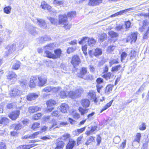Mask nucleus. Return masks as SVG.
<instances>
[{"label":"nucleus","mask_w":149,"mask_h":149,"mask_svg":"<svg viewBox=\"0 0 149 149\" xmlns=\"http://www.w3.org/2000/svg\"><path fill=\"white\" fill-rule=\"evenodd\" d=\"M46 56L49 58H52L54 59V54H52L51 52L48 50H46L45 51Z\"/></svg>","instance_id":"obj_37"},{"label":"nucleus","mask_w":149,"mask_h":149,"mask_svg":"<svg viewBox=\"0 0 149 149\" xmlns=\"http://www.w3.org/2000/svg\"><path fill=\"white\" fill-rule=\"evenodd\" d=\"M20 114L19 111H16L12 112L8 114L9 117L13 120H15L18 117Z\"/></svg>","instance_id":"obj_10"},{"label":"nucleus","mask_w":149,"mask_h":149,"mask_svg":"<svg viewBox=\"0 0 149 149\" xmlns=\"http://www.w3.org/2000/svg\"><path fill=\"white\" fill-rule=\"evenodd\" d=\"M118 63V62L116 59H113L111 60L109 62V63L110 66L114 64H117Z\"/></svg>","instance_id":"obj_62"},{"label":"nucleus","mask_w":149,"mask_h":149,"mask_svg":"<svg viewBox=\"0 0 149 149\" xmlns=\"http://www.w3.org/2000/svg\"><path fill=\"white\" fill-rule=\"evenodd\" d=\"M56 104L55 101L52 100H50L46 102L47 107H51L53 106Z\"/></svg>","instance_id":"obj_32"},{"label":"nucleus","mask_w":149,"mask_h":149,"mask_svg":"<svg viewBox=\"0 0 149 149\" xmlns=\"http://www.w3.org/2000/svg\"><path fill=\"white\" fill-rule=\"evenodd\" d=\"M111 74L110 72L106 73L104 74L102 77L107 80L111 78Z\"/></svg>","instance_id":"obj_39"},{"label":"nucleus","mask_w":149,"mask_h":149,"mask_svg":"<svg viewBox=\"0 0 149 149\" xmlns=\"http://www.w3.org/2000/svg\"><path fill=\"white\" fill-rule=\"evenodd\" d=\"M69 108L68 105L65 103L62 104L60 107L61 111L63 113H66Z\"/></svg>","instance_id":"obj_16"},{"label":"nucleus","mask_w":149,"mask_h":149,"mask_svg":"<svg viewBox=\"0 0 149 149\" xmlns=\"http://www.w3.org/2000/svg\"><path fill=\"white\" fill-rule=\"evenodd\" d=\"M60 95L62 98H64L66 97H68L67 92H65L64 91H61L60 93Z\"/></svg>","instance_id":"obj_50"},{"label":"nucleus","mask_w":149,"mask_h":149,"mask_svg":"<svg viewBox=\"0 0 149 149\" xmlns=\"http://www.w3.org/2000/svg\"><path fill=\"white\" fill-rule=\"evenodd\" d=\"M87 72V68L83 67L80 70V72L77 74V75L79 77L83 79L86 74Z\"/></svg>","instance_id":"obj_14"},{"label":"nucleus","mask_w":149,"mask_h":149,"mask_svg":"<svg viewBox=\"0 0 149 149\" xmlns=\"http://www.w3.org/2000/svg\"><path fill=\"white\" fill-rule=\"evenodd\" d=\"M9 119L6 117H1L0 118V124L4 125H6L8 123Z\"/></svg>","instance_id":"obj_23"},{"label":"nucleus","mask_w":149,"mask_h":149,"mask_svg":"<svg viewBox=\"0 0 149 149\" xmlns=\"http://www.w3.org/2000/svg\"><path fill=\"white\" fill-rule=\"evenodd\" d=\"M22 127V126L21 124H13L10 125V129H14L15 130H20Z\"/></svg>","instance_id":"obj_18"},{"label":"nucleus","mask_w":149,"mask_h":149,"mask_svg":"<svg viewBox=\"0 0 149 149\" xmlns=\"http://www.w3.org/2000/svg\"><path fill=\"white\" fill-rule=\"evenodd\" d=\"M141 136L140 133H137L136 135L134 141H137L138 143H139Z\"/></svg>","instance_id":"obj_49"},{"label":"nucleus","mask_w":149,"mask_h":149,"mask_svg":"<svg viewBox=\"0 0 149 149\" xmlns=\"http://www.w3.org/2000/svg\"><path fill=\"white\" fill-rule=\"evenodd\" d=\"M82 92L83 89L81 88H80L74 91H70L69 92H67L68 96L72 99H74L80 96Z\"/></svg>","instance_id":"obj_2"},{"label":"nucleus","mask_w":149,"mask_h":149,"mask_svg":"<svg viewBox=\"0 0 149 149\" xmlns=\"http://www.w3.org/2000/svg\"><path fill=\"white\" fill-rule=\"evenodd\" d=\"M121 68V67L120 65L115 66L113 67L111 69L112 72L117 71Z\"/></svg>","instance_id":"obj_45"},{"label":"nucleus","mask_w":149,"mask_h":149,"mask_svg":"<svg viewBox=\"0 0 149 149\" xmlns=\"http://www.w3.org/2000/svg\"><path fill=\"white\" fill-rule=\"evenodd\" d=\"M96 42V40L93 38H89L88 42V45L91 47H93L95 44Z\"/></svg>","instance_id":"obj_26"},{"label":"nucleus","mask_w":149,"mask_h":149,"mask_svg":"<svg viewBox=\"0 0 149 149\" xmlns=\"http://www.w3.org/2000/svg\"><path fill=\"white\" fill-rule=\"evenodd\" d=\"M7 77L9 80H11L16 79L17 77V75L15 72H11L9 73L8 74L7 76Z\"/></svg>","instance_id":"obj_21"},{"label":"nucleus","mask_w":149,"mask_h":149,"mask_svg":"<svg viewBox=\"0 0 149 149\" xmlns=\"http://www.w3.org/2000/svg\"><path fill=\"white\" fill-rule=\"evenodd\" d=\"M76 13L74 11H72L68 13L67 14V17H70L71 18L74 17L76 15Z\"/></svg>","instance_id":"obj_41"},{"label":"nucleus","mask_w":149,"mask_h":149,"mask_svg":"<svg viewBox=\"0 0 149 149\" xmlns=\"http://www.w3.org/2000/svg\"><path fill=\"white\" fill-rule=\"evenodd\" d=\"M40 133V131H38L35 132L34 133L30 135V139H34L37 136L38 134Z\"/></svg>","instance_id":"obj_57"},{"label":"nucleus","mask_w":149,"mask_h":149,"mask_svg":"<svg viewBox=\"0 0 149 149\" xmlns=\"http://www.w3.org/2000/svg\"><path fill=\"white\" fill-rule=\"evenodd\" d=\"M95 140V137L93 136H90L88 139L87 142L85 144L86 145H89L90 143Z\"/></svg>","instance_id":"obj_43"},{"label":"nucleus","mask_w":149,"mask_h":149,"mask_svg":"<svg viewBox=\"0 0 149 149\" xmlns=\"http://www.w3.org/2000/svg\"><path fill=\"white\" fill-rule=\"evenodd\" d=\"M115 46L113 45H110L107 49V52L109 53H112L115 49Z\"/></svg>","instance_id":"obj_47"},{"label":"nucleus","mask_w":149,"mask_h":149,"mask_svg":"<svg viewBox=\"0 0 149 149\" xmlns=\"http://www.w3.org/2000/svg\"><path fill=\"white\" fill-rule=\"evenodd\" d=\"M40 109L37 106L31 107L29 108V111L30 113H33L39 111Z\"/></svg>","instance_id":"obj_22"},{"label":"nucleus","mask_w":149,"mask_h":149,"mask_svg":"<svg viewBox=\"0 0 149 149\" xmlns=\"http://www.w3.org/2000/svg\"><path fill=\"white\" fill-rule=\"evenodd\" d=\"M39 123L36 122L33 123L32 126L31 128L33 130H35L40 127Z\"/></svg>","instance_id":"obj_53"},{"label":"nucleus","mask_w":149,"mask_h":149,"mask_svg":"<svg viewBox=\"0 0 149 149\" xmlns=\"http://www.w3.org/2000/svg\"><path fill=\"white\" fill-rule=\"evenodd\" d=\"M90 71L92 72H94L95 71L96 67L92 65H90L89 66Z\"/></svg>","instance_id":"obj_56"},{"label":"nucleus","mask_w":149,"mask_h":149,"mask_svg":"<svg viewBox=\"0 0 149 149\" xmlns=\"http://www.w3.org/2000/svg\"><path fill=\"white\" fill-rule=\"evenodd\" d=\"M28 27L27 28L29 32L33 35H35L37 34V33L35 29L36 28L34 27L33 26L28 25Z\"/></svg>","instance_id":"obj_20"},{"label":"nucleus","mask_w":149,"mask_h":149,"mask_svg":"<svg viewBox=\"0 0 149 149\" xmlns=\"http://www.w3.org/2000/svg\"><path fill=\"white\" fill-rule=\"evenodd\" d=\"M145 86L146 85H145V84L144 83L139 88L138 91L136 92L135 93L136 94L139 95L140 93H141L142 91L143 90Z\"/></svg>","instance_id":"obj_44"},{"label":"nucleus","mask_w":149,"mask_h":149,"mask_svg":"<svg viewBox=\"0 0 149 149\" xmlns=\"http://www.w3.org/2000/svg\"><path fill=\"white\" fill-rule=\"evenodd\" d=\"M113 102V100L110 101L109 102L107 103L106 105L104 106L101 110V112H102L104 110L107 109L111 105Z\"/></svg>","instance_id":"obj_38"},{"label":"nucleus","mask_w":149,"mask_h":149,"mask_svg":"<svg viewBox=\"0 0 149 149\" xmlns=\"http://www.w3.org/2000/svg\"><path fill=\"white\" fill-rule=\"evenodd\" d=\"M6 145L5 143L3 141H0V149H6Z\"/></svg>","instance_id":"obj_51"},{"label":"nucleus","mask_w":149,"mask_h":149,"mask_svg":"<svg viewBox=\"0 0 149 149\" xmlns=\"http://www.w3.org/2000/svg\"><path fill=\"white\" fill-rule=\"evenodd\" d=\"M120 137L118 136L115 137L113 139V142L116 144L120 142Z\"/></svg>","instance_id":"obj_52"},{"label":"nucleus","mask_w":149,"mask_h":149,"mask_svg":"<svg viewBox=\"0 0 149 149\" xmlns=\"http://www.w3.org/2000/svg\"><path fill=\"white\" fill-rule=\"evenodd\" d=\"M88 97L91 100H93L95 102H97V98L96 97V94L95 92L93 91H90L88 93Z\"/></svg>","instance_id":"obj_17"},{"label":"nucleus","mask_w":149,"mask_h":149,"mask_svg":"<svg viewBox=\"0 0 149 149\" xmlns=\"http://www.w3.org/2000/svg\"><path fill=\"white\" fill-rule=\"evenodd\" d=\"M58 22L60 24L63 25V26L66 29H69L71 27V25L68 24L67 16L65 15H59Z\"/></svg>","instance_id":"obj_1"},{"label":"nucleus","mask_w":149,"mask_h":149,"mask_svg":"<svg viewBox=\"0 0 149 149\" xmlns=\"http://www.w3.org/2000/svg\"><path fill=\"white\" fill-rule=\"evenodd\" d=\"M38 85L39 86H43L46 83L47 81L46 77L43 76L38 77Z\"/></svg>","instance_id":"obj_6"},{"label":"nucleus","mask_w":149,"mask_h":149,"mask_svg":"<svg viewBox=\"0 0 149 149\" xmlns=\"http://www.w3.org/2000/svg\"><path fill=\"white\" fill-rule=\"evenodd\" d=\"M146 125L144 123H142L139 126V129L141 130H144L146 129Z\"/></svg>","instance_id":"obj_60"},{"label":"nucleus","mask_w":149,"mask_h":149,"mask_svg":"<svg viewBox=\"0 0 149 149\" xmlns=\"http://www.w3.org/2000/svg\"><path fill=\"white\" fill-rule=\"evenodd\" d=\"M127 54L125 52H123L121 55V61L122 62L127 57Z\"/></svg>","instance_id":"obj_61"},{"label":"nucleus","mask_w":149,"mask_h":149,"mask_svg":"<svg viewBox=\"0 0 149 149\" xmlns=\"http://www.w3.org/2000/svg\"><path fill=\"white\" fill-rule=\"evenodd\" d=\"M22 92L16 88H14L9 92V95L11 97H15L20 96L22 94Z\"/></svg>","instance_id":"obj_5"},{"label":"nucleus","mask_w":149,"mask_h":149,"mask_svg":"<svg viewBox=\"0 0 149 149\" xmlns=\"http://www.w3.org/2000/svg\"><path fill=\"white\" fill-rule=\"evenodd\" d=\"M55 47V45L54 43L49 44L45 47V49L46 50H52L54 49Z\"/></svg>","instance_id":"obj_29"},{"label":"nucleus","mask_w":149,"mask_h":149,"mask_svg":"<svg viewBox=\"0 0 149 149\" xmlns=\"http://www.w3.org/2000/svg\"><path fill=\"white\" fill-rule=\"evenodd\" d=\"M47 18L50 21L51 23L54 24H56L58 21L57 19H55L54 18L50 17H48Z\"/></svg>","instance_id":"obj_46"},{"label":"nucleus","mask_w":149,"mask_h":149,"mask_svg":"<svg viewBox=\"0 0 149 149\" xmlns=\"http://www.w3.org/2000/svg\"><path fill=\"white\" fill-rule=\"evenodd\" d=\"M55 54H54V59L59 58L61 54V51L60 49H56L54 50Z\"/></svg>","instance_id":"obj_25"},{"label":"nucleus","mask_w":149,"mask_h":149,"mask_svg":"<svg viewBox=\"0 0 149 149\" xmlns=\"http://www.w3.org/2000/svg\"><path fill=\"white\" fill-rule=\"evenodd\" d=\"M17 51L23 49L24 48L23 43L21 42L16 45Z\"/></svg>","instance_id":"obj_35"},{"label":"nucleus","mask_w":149,"mask_h":149,"mask_svg":"<svg viewBox=\"0 0 149 149\" xmlns=\"http://www.w3.org/2000/svg\"><path fill=\"white\" fill-rule=\"evenodd\" d=\"M42 116V114L41 113H38L34 114L33 117V119L35 120H37Z\"/></svg>","instance_id":"obj_55"},{"label":"nucleus","mask_w":149,"mask_h":149,"mask_svg":"<svg viewBox=\"0 0 149 149\" xmlns=\"http://www.w3.org/2000/svg\"><path fill=\"white\" fill-rule=\"evenodd\" d=\"M38 77H31L30 78V86L31 88H33L35 87L36 84H38Z\"/></svg>","instance_id":"obj_11"},{"label":"nucleus","mask_w":149,"mask_h":149,"mask_svg":"<svg viewBox=\"0 0 149 149\" xmlns=\"http://www.w3.org/2000/svg\"><path fill=\"white\" fill-rule=\"evenodd\" d=\"M7 49L8 52V53L7 54V56L17 51L16 45L14 44H13L8 46Z\"/></svg>","instance_id":"obj_13"},{"label":"nucleus","mask_w":149,"mask_h":149,"mask_svg":"<svg viewBox=\"0 0 149 149\" xmlns=\"http://www.w3.org/2000/svg\"><path fill=\"white\" fill-rule=\"evenodd\" d=\"M20 63L19 61H17L13 65L12 68L16 70H17L20 67Z\"/></svg>","instance_id":"obj_42"},{"label":"nucleus","mask_w":149,"mask_h":149,"mask_svg":"<svg viewBox=\"0 0 149 149\" xmlns=\"http://www.w3.org/2000/svg\"><path fill=\"white\" fill-rule=\"evenodd\" d=\"M53 3L54 4L60 6L62 5L63 4V2L62 1H59L57 0H55L54 1Z\"/></svg>","instance_id":"obj_63"},{"label":"nucleus","mask_w":149,"mask_h":149,"mask_svg":"<svg viewBox=\"0 0 149 149\" xmlns=\"http://www.w3.org/2000/svg\"><path fill=\"white\" fill-rule=\"evenodd\" d=\"M81 104L84 108H86L88 107L90 103L89 100L88 99H84L81 100Z\"/></svg>","instance_id":"obj_19"},{"label":"nucleus","mask_w":149,"mask_h":149,"mask_svg":"<svg viewBox=\"0 0 149 149\" xmlns=\"http://www.w3.org/2000/svg\"><path fill=\"white\" fill-rule=\"evenodd\" d=\"M89 38L88 37H83L81 39V40L79 41V44L82 45L85 43L87 41L88 42Z\"/></svg>","instance_id":"obj_31"},{"label":"nucleus","mask_w":149,"mask_h":149,"mask_svg":"<svg viewBox=\"0 0 149 149\" xmlns=\"http://www.w3.org/2000/svg\"><path fill=\"white\" fill-rule=\"evenodd\" d=\"M64 143L62 141L61 138H58L55 143L56 147L54 149H63L64 146Z\"/></svg>","instance_id":"obj_4"},{"label":"nucleus","mask_w":149,"mask_h":149,"mask_svg":"<svg viewBox=\"0 0 149 149\" xmlns=\"http://www.w3.org/2000/svg\"><path fill=\"white\" fill-rule=\"evenodd\" d=\"M52 90V88L50 86H47L44 88L42 90L43 92L47 93L49 92Z\"/></svg>","instance_id":"obj_59"},{"label":"nucleus","mask_w":149,"mask_h":149,"mask_svg":"<svg viewBox=\"0 0 149 149\" xmlns=\"http://www.w3.org/2000/svg\"><path fill=\"white\" fill-rule=\"evenodd\" d=\"M148 23L149 22L148 20H144L143 22V25L139 28V31L142 33H146L148 29V28H147L146 26Z\"/></svg>","instance_id":"obj_15"},{"label":"nucleus","mask_w":149,"mask_h":149,"mask_svg":"<svg viewBox=\"0 0 149 149\" xmlns=\"http://www.w3.org/2000/svg\"><path fill=\"white\" fill-rule=\"evenodd\" d=\"M11 9V7L10 6H8L5 7L3 9L4 12L7 14L10 13Z\"/></svg>","instance_id":"obj_34"},{"label":"nucleus","mask_w":149,"mask_h":149,"mask_svg":"<svg viewBox=\"0 0 149 149\" xmlns=\"http://www.w3.org/2000/svg\"><path fill=\"white\" fill-rule=\"evenodd\" d=\"M15 106V103H14L8 104L6 105V107L8 109H11L14 108Z\"/></svg>","instance_id":"obj_58"},{"label":"nucleus","mask_w":149,"mask_h":149,"mask_svg":"<svg viewBox=\"0 0 149 149\" xmlns=\"http://www.w3.org/2000/svg\"><path fill=\"white\" fill-rule=\"evenodd\" d=\"M102 50L99 48H96L95 50V52L94 53V55L96 56L100 55L102 54Z\"/></svg>","instance_id":"obj_30"},{"label":"nucleus","mask_w":149,"mask_h":149,"mask_svg":"<svg viewBox=\"0 0 149 149\" xmlns=\"http://www.w3.org/2000/svg\"><path fill=\"white\" fill-rule=\"evenodd\" d=\"M78 110L81 115H84L88 113L89 109H86V108H83L81 107H80L79 108Z\"/></svg>","instance_id":"obj_27"},{"label":"nucleus","mask_w":149,"mask_h":149,"mask_svg":"<svg viewBox=\"0 0 149 149\" xmlns=\"http://www.w3.org/2000/svg\"><path fill=\"white\" fill-rule=\"evenodd\" d=\"M39 96V94L36 93H31L26 96V99L28 101L33 100L37 98Z\"/></svg>","instance_id":"obj_9"},{"label":"nucleus","mask_w":149,"mask_h":149,"mask_svg":"<svg viewBox=\"0 0 149 149\" xmlns=\"http://www.w3.org/2000/svg\"><path fill=\"white\" fill-rule=\"evenodd\" d=\"M107 35L105 33H102L99 37V40L100 42H103L107 38Z\"/></svg>","instance_id":"obj_33"},{"label":"nucleus","mask_w":149,"mask_h":149,"mask_svg":"<svg viewBox=\"0 0 149 149\" xmlns=\"http://www.w3.org/2000/svg\"><path fill=\"white\" fill-rule=\"evenodd\" d=\"M125 10H123L121 11H120L119 12H118L117 13H116L115 14H113L112 15H111L110 16L111 17H115L117 16H118L119 15H121L123 13H124L125 12Z\"/></svg>","instance_id":"obj_54"},{"label":"nucleus","mask_w":149,"mask_h":149,"mask_svg":"<svg viewBox=\"0 0 149 149\" xmlns=\"http://www.w3.org/2000/svg\"><path fill=\"white\" fill-rule=\"evenodd\" d=\"M36 19L37 21L38 24L40 27L44 29H47V24L44 20L38 18Z\"/></svg>","instance_id":"obj_12"},{"label":"nucleus","mask_w":149,"mask_h":149,"mask_svg":"<svg viewBox=\"0 0 149 149\" xmlns=\"http://www.w3.org/2000/svg\"><path fill=\"white\" fill-rule=\"evenodd\" d=\"M113 85L111 84L108 85L106 88L105 93L107 94L110 93L112 91Z\"/></svg>","instance_id":"obj_28"},{"label":"nucleus","mask_w":149,"mask_h":149,"mask_svg":"<svg viewBox=\"0 0 149 149\" xmlns=\"http://www.w3.org/2000/svg\"><path fill=\"white\" fill-rule=\"evenodd\" d=\"M95 114V113L94 112H92L91 113L89 114L87 116V119L89 120H91L93 118V116Z\"/></svg>","instance_id":"obj_48"},{"label":"nucleus","mask_w":149,"mask_h":149,"mask_svg":"<svg viewBox=\"0 0 149 149\" xmlns=\"http://www.w3.org/2000/svg\"><path fill=\"white\" fill-rule=\"evenodd\" d=\"M89 130H87L85 132V134H86L87 136H89L90 134H92L94 132L91 129Z\"/></svg>","instance_id":"obj_64"},{"label":"nucleus","mask_w":149,"mask_h":149,"mask_svg":"<svg viewBox=\"0 0 149 149\" xmlns=\"http://www.w3.org/2000/svg\"><path fill=\"white\" fill-rule=\"evenodd\" d=\"M64 143L62 141L61 138H58L55 143L56 147L54 149H63L64 146Z\"/></svg>","instance_id":"obj_3"},{"label":"nucleus","mask_w":149,"mask_h":149,"mask_svg":"<svg viewBox=\"0 0 149 149\" xmlns=\"http://www.w3.org/2000/svg\"><path fill=\"white\" fill-rule=\"evenodd\" d=\"M41 6L42 9H47L49 11H50L51 8V7L47 4L44 1L41 2Z\"/></svg>","instance_id":"obj_24"},{"label":"nucleus","mask_w":149,"mask_h":149,"mask_svg":"<svg viewBox=\"0 0 149 149\" xmlns=\"http://www.w3.org/2000/svg\"><path fill=\"white\" fill-rule=\"evenodd\" d=\"M80 62V59L77 55H74L72 57L71 63L74 68L79 65Z\"/></svg>","instance_id":"obj_7"},{"label":"nucleus","mask_w":149,"mask_h":149,"mask_svg":"<svg viewBox=\"0 0 149 149\" xmlns=\"http://www.w3.org/2000/svg\"><path fill=\"white\" fill-rule=\"evenodd\" d=\"M137 33L136 32L133 33L131 35H129L126 39L127 42L131 41V42H135L137 38Z\"/></svg>","instance_id":"obj_8"},{"label":"nucleus","mask_w":149,"mask_h":149,"mask_svg":"<svg viewBox=\"0 0 149 149\" xmlns=\"http://www.w3.org/2000/svg\"><path fill=\"white\" fill-rule=\"evenodd\" d=\"M109 34L112 38H116L118 36V33L111 31L109 32Z\"/></svg>","instance_id":"obj_36"},{"label":"nucleus","mask_w":149,"mask_h":149,"mask_svg":"<svg viewBox=\"0 0 149 149\" xmlns=\"http://www.w3.org/2000/svg\"><path fill=\"white\" fill-rule=\"evenodd\" d=\"M57 121L54 119H52V125L51 126L49 127V129L50 130L52 128L55 129L56 128H58V127H56L55 126L57 124Z\"/></svg>","instance_id":"obj_40"}]
</instances>
